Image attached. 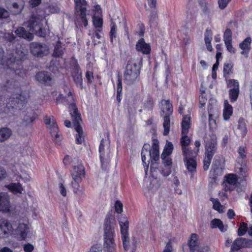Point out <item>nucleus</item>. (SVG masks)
<instances>
[{
	"label": "nucleus",
	"instance_id": "obj_1",
	"mask_svg": "<svg viewBox=\"0 0 252 252\" xmlns=\"http://www.w3.org/2000/svg\"><path fill=\"white\" fill-rule=\"evenodd\" d=\"M19 90V83L14 79L7 80L0 90V119L10 117L15 110H20L27 103L29 93L15 94Z\"/></svg>",
	"mask_w": 252,
	"mask_h": 252
},
{
	"label": "nucleus",
	"instance_id": "obj_2",
	"mask_svg": "<svg viewBox=\"0 0 252 252\" xmlns=\"http://www.w3.org/2000/svg\"><path fill=\"white\" fill-rule=\"evenodd\" d=\"M141 155L146 175H147L149 165L151 162V175L153 178H156L155 173L158 169L157 161L159 159L158 141L156 139H154L152 147L149 144H144L141 150Z\"/></svg>",
	"mask_w": 252,
	"mask_h": 252
},
{
	"label": "nucleus",
	"instance_id": "obj_3",
	"mask_svg": "<svg viewBox=\"0 0 252 252\" xmlns=\"http://www.w3.org/2000/svg\"><path fill=\"white\" fill-rule=\"evenodd\" d=\"M115 219L111 215H107L104 222V249L106 252H114L116 244L114 238Z\"/></svg>",
	"mask_w": 252,
	"mask_h": 252
},
{
	"label": "nucleus",
	"instance_id": "obj_4",
	"mask_svg": "<svg viewBox=\"0 0 252 252\" xmlns=\"http://www.w3.org/2000/svg\"><path fill=\"white\" fill-rule=\"evenodd\" d=\"M63 163L66 167L72 166L70 174L73 181H82L85 177V167L78 157L72 158L66 155L63 159Z\"/></svg>",
	"mask_w": 252,
	"mask_h": 252
},
{
	"label": "nucleus",
	"instance_id": "obj_5",
	"mask_svg": "<svg viewBox=\"0 0 252 252\" xmlns=\"http://www.w3.org/2000/svg\"><path fill=\"white\" fill-rule=\"evenodd\" d=\"M16 56H12L9 59L6 61V65L8 69L13 71L16 75H20L22 73H25V70L23 69V62L27 59V54L25 52L16 50Z\"/></svg>",
	"mask_w": 252,
	"mask_h": 252
},
{
	"label": "nucleus",
	"instance_id": "obj_6",
	"mask_svg": "<svg viewBox=\"0 0 252 252\" xmlns=\"http://www.w3.org/2000/svg\"><path fill=\"white\" fill-rule=\"evenodd\" d=\"M75 3L76 21L75 24L79 27H87L88 22L87 18V2L86 0H74Z\"/></svg>",
	"mask_w": 252,
	"mask_h": 252
},
{
	"label": "nucleus",
	"instance_id": "obj_7",
	"mask_svg": "<svg viewBox=\"0 0 252 252\" xmlns=\"http://www.w3.org/2000/svg\"><path fill=\"white\" fill-rule=\"evenodd\" d=\"M99 158L102 168H105L110 161L111 156L110 151V140L109 134H107V139L102 138L100 141L99 149Z\"/></svg>",
	"mask_w": 252,
	"mask_h": 252
},
{
	"label": "nucleus",
	"instance_id": "obj_8",
	"mask_svg": "<svg viewBox=\"0 0 252 252\" xmlns=\"http://www.w3.org/2000/svg\"><path fill=\"white\" fill-rule=\"evenodd\" d=\"M217 140L215 136H212L205 146V157L203 159V169L207 170L210 165L212 158L217 150Z\"/></svg>",
	"mask_w": 252,
	"mask_h": 252
},
{
	"label": "nucleus",
	"instance_id": "obj_9",
	"mask_svg": "<svg viewBox=\"0 0 252 252\" xmlns=\"http://www.w3.org/2000/svg\"><path fill=\"white\" fill-rule=\"evenodd\" d=\"M140 71L137 64L127 63L124 74V82L127 85L134 84L139 81Z\"/></svg>",
	"mask_w": 252,
	"mask_h": 252
},
{
	"label": "nucleus",
	"instance_id": "obj_10",
	"mask_svg": "<svg viewBox=\"0 0 252 252\" xmlns=\"http://www.w3.org/2000/svg\"><path fill=\"white\" fill-rule=\"evenodd\" d=\"M44 122L46 125L48 126L50 133L51 136L54 137L55 142L59 145L61 144L62 138L59 134V127L55 118L53 116L49 117L46 115L44 117Z\"/></svg>",
	"mask_w": 252,
	"mask_h": 252
},
{
	"label": "nucleus",
	"instance_id": "obj_11",
	"mask_svg": "<svg viewBox=\"0 0 252 252\" xmlns=\"http://www.w3.org/2000/svg\"><path fill=\"white\" fill-rule=\"evenodd\" d=\"M118 221L120 226L123 247L125 251H127L129 243V238L128 236L129 222L127 218L123 215L119 218Z\"/></svg>",
	"mask_w": 252,
	"mask_h": 252
},
{
	"label": "nucleus",
	"instance_id": "obj_12",
	"mask_svg": "<svg viewBox=\"0 0 252 252\" xmlns=\"http://www.w3.org/2000/svg\"><path fill=\"white\" fill-rule=\"evenodd\" d=\"M226 86L230 88L228 91L229 98L231 103L237 101L239 94L240 87L239 83L236 79H226Z\"/></svg>",
	"mask_w": 252,
	"mask_h": 252
},
{
	"label": "nucleus",
	"instance_id": "obj_13",
	"mask_svg": "<svg viewBox=\"0 0 252 252\" xmlns=\"http://www.w3.org/2000/svg\"><path fill=\"white\" fill-rule=\"evenodd\" d=\"M238 156L236 158V162L240 165L239 171L241 173H246L247 172V148L246 146H241L237 150Z\"/></svg>",
	"mask_w": 252,
	"mask_h": 252
},
{
	"label": "nucleus",
	"instance_id": "obj_14",
	"mask_svg": "<svg viewBox=\"0 0 252 252\" xmlns=\"http://www.w3.org/2000/svg\"><path fill=\"white\" fill-rule=\"evenodd\" d=\"M35 78L39 84L44 86L51 87L55 83L52 74L47 71L37 72Z\"/></svg>",
	"mask_w": 252,
	"mask_h": 252
},
{
	"label": "nucleus",
	"instance_id": "obj_15",
	"mask_svg": "<svg viewBox=\"0 0 252 252\" xmlns=\"http://www.w3.org/2000/svg\"><path fill=\"white\" fill-rule=\"evenodd\" d=\"M29 46L31 54L36 57L42 58L48 52V49L45 44L33 42Z\"/></svg>",
	"mask_w": 252,
	"mask_h": 252
},
{
	"label": "nucleus",
	"instance_id": "obj_16",
	"mask_svg": "<svg viewBox=\"0 0 252 252\" xmlns=\"http://www.w3.org/2000/svg\"><path fill=\"white\" fill-rule=\"evenodd\" d=\"M252 240L239 237L236 239L231 246V251L235 252L243 248H252Z\"/></svg>",
	"mask_w": 252,
	"mask_h": 252
},
{
	"label": "nucleus",
	"instance_id": "obj_17",
	"mask_svg": "<svg viewBox=\"0 0 252 252\" xmlns=\"http://www.w3.org/2000/svg\"><path fill=\"white\" fill-rule=\"evenodd\" d=\"M208 112L209 127L210 129L215 128L217 127L216 120L219 116V110L216 106L209 103L208 105Z\"/></svg>",
	"mask_w": 252,
	"mask_h": 252
},
{
	"label": "nucleus",
	"instance_id": "obj_18",
	"mask_svg": "<svg viewBox=\"0 0 252 252\" xmlns=\"http://www.w3.org/2000/svg\"><path fill=\"white\" fill-rule=\"evenodd\" d=\"M43 17L39 15H32L28 22V27L31 31H35L42 25Z\"/></svg>",
	"mask_w": 252,
	"mask_h": 252
},
{
	"label": "nucleus",
	"instance_id": "obj_19",
	"mask_svg": "<svg viewBox=\"0 0 252 252\" xmlns=\"http://www.w3.org/2000/svg\"><path fill=\"white\" fill-rule=\"evenodd\" d=\"M10 198L8 194L4 192H0V212L10 211Z\"/></svg>",
	"mask_w": 252,
	"mask_h": 252
},
{
	"label": "nucleus",
	"instance_id": "obj_20",
	"mask_svg": "<svg viewBox=\"0 0 252 252\" xmlns=\"http://www.w3.org/2000/svg\"><path fill=\"white\" fill-rule=\"evenodd\" d=\"M221 161L220 159H218L215 158L212 169L210 171L209 176L215 181L217 179L219 176V172L221 171L222 168L221 167Z\"/></svg>",
	"mask_w": 252,
	"mask_h": 252
},
{
	"label": "nucleus",
	"instance_id": "obj_21",
	"mask_svg": "<svg viewBox=\"0 0 252 252\" xmlns=\"http://www.w3.org/2000/svg\"><path fill=\"white\" fill-rule=\"evenodd\" d=\"M223 180V187L224 188V190L225 191H228L231 190V189L229 187H228L226 185V184L234 186L237 183L238 178L236 174L234 173H229L224 176Z\"/></svg>",
	"mask_w": 252,
	"mask_h": 252
},
{
	"label": "nucleus",
	"instance_id": "obj_22",
	"mask_svg": "<svg viewBox=\"0 0 252 252\" xmlns=\"http://www.w3.org/2000/svg\"><path fill=\"white\" fill-rule=\"evenodd\" d=\"M136 50L143 54L149 55L151 52V47L149 44L145 42L143 38L138 40L136 44Z\"/></svg>",
	"mask_w": 252,
	"mask_h": 252
},
{
	"label": "nucleus",
	"instance_id": "obj_23",
	"mask_svg": "<svg viewBox=\"0 0 252 252\" xmlns=\"http://www.w3.org/2000/svg\"><path fill=\"white\" fill-rule=\"evenodd\" d=\"M252 42L251 37L249 36L239 44V48L242 50L241 54L244 55L246 58L248 57L251 51Z\"/></svg>",
	"mask_w": 252,
	"mask_h": 252
},
{
	"label": "nucleus",
	"instance_id": "obj_24",
	"mask_svg": "<svg viewBox=\"0 0 252 252\" xmlns=\"http://www.w3.org/2000/svg\"><path fill=\"white\" fill-rule=\"evenodd\" d=\"M24 113L23 121L26 125L32 124L35 120L38 118V115L31 108H27Z\"/></svg>",
	"mask_w": 252,
	"mask_h": 252
},
{
	"label": "nucleus",
	"instance_id": "obj_25",
	"mask_svg": "<svg viewBox=\"0 0 252 252\" xmlns=\"http://www.w3.org/2000/svg\"><path fill=\"white\" fill-rule=\"evenodd\" d=\"M161 115H172L173 111V105L169 100L162 99L160 101Z\"/></svg>",
	"mask_w": 252,
	"mask_h": 252
},
{
	"label": "nucleus",
	"instance_id": "obj_26",
	"mask_svg": "<svg viewBox=\"0 0 252 252\" xmlns=\"http://www.w3.org/2000/svg\"><path fill=\"white\" fill-rule=\"evenodd\" d=\"M15 33L17 36L29 41L32 40L34 38V35L32 33L26 31L24 28L22 27L18 28L15 30Z\"/></svg>",
	"mask_w": 252,
	"mask_h": 252
},
{
	"label": "nucleus",
	"instance_id": "obj_27",
	"mask_svg": "<svg viewBox=\"0 0 252 252\" xmlns=\"http://www.w3.org/2000/svg\"><path fill=\"white\" fill-rule=\"evenodd\" d=\"M29 227L28 224L24 223H20L16 229V232L17 234L19 235V239L20 240H25L27 237L29 232Z\"/></svg>",
	"mask_w": 252,
	"mask_h": 252
},
{
	"label": "nucleus",
	"instance_id": "obj_28",
	"mask_svg": "<svg viewBox=\"0 0 252 252\" xmlns=\"http://www.w3.org/2000/svg\"><path fill=\"white\" fill-rule=\"evenodd\" d=\"M12 229V226L7 220H0V236L8 234Z\"/></svg>",
	"mask_w": 252,
	"mask_h": 252
},
{
	"label": "nucleus",
	"instance_id": "obj_29",
	"mask_svg": "<svg viewBox=\"0 0 252 252\" xmlns=\"http://www.w3.org/2000/svg\"><path fill=\"white\" fill-rule=\"evenodd\" d=\"M181 132L189 133L191 126V117L190 115H184L183 116L181 123Z\"/></svg>",
	"mask_w": 252,
	"mask_h": 252
},
{
	"label": "nucleus",
	"instance_id": "obj_30",
	"mask_svg": "<svg viewBox=\"0 0 252 252\" xmlns=\"http://www.w3.org/2000/svg\"><path fill=\"white\" fill-rule=\"evenodd\" d=\"M185 165L189 172L192 175L196 172V158H189L183 159Z\"/></svg>",
	"mask_w": 252,
	"mask_h": 252
},
{
	"label": "nucleus",
	"instance_id": "obj_31",
	"mask_svg": "<svg viewBox=\"0 0 252 252\" xmlns=\"http://www.w3.org/2000/svg\"><path fill=\"white\" fill-rule=\"evenodd\" d=\"M5 187L14 194L17 193L21 194L24 190V189L22 184L18 182L11 183L8 185H5Z\"/></svg>",
	"mask_w": 252,
	"mask_h": 252
},
{
	"label": "nucleus",
	"instance_id": "obj_32",
	"mask_svg": "<svg viewBox=\"0 0 252 252\" xmlns=\"http://www.w3.org/2000/svg\"><path fill=\"white\" fill-rule=\"evenodd\" d=\"M207 101V96L205 94V90L202 87L200 89V94L199 96V108L203 109L202 114L203 115L205 114V110L204 108Z\"/></svg>",
	"mask_w": 252,
	"mask_h": 252
},
{
	"label": "nucleus",
	"instance_id": "obj_33",
	"mask_svg": "<svg viewBox=\"0 0 252 252\" xmlns=\"http://www.w3.org/2000/svg\"><path fill=\"white\" fill-rule=\"evenodd\" d=\"M82 181H73L71 182V186L73 188V193L79 198L85 196V193L83 189H80V183Z\"/></svg>",
	"mask_w": 252,
	"mask_h": 252
},
{
	"label": "nucleus",
	"instance_id": "obj_34",
	"mask_svg": "<svg viewBox=\"0 0 252 252\" xmlns=\"http://www.w3.org/2000/svg\"><path fill=\"white\" fill-rule=\"evenodd\" d=\"M117 26L114 21H111L110 23V31L109 33L110 42L111 45H114V40H116L117 38Z\"/></svg>",
	"mask_w": 252,
	"mask_h": 252
},
{
	"label": "nucleus",
	"instance_id": "obj_35",
	"mask_svg": "<svg viewBox=\"0 0 252 252\" xmlns=\"http://www.w3.org/2000/svg\"><path fill=\"white\" fill-rule=\"evenodd\" d=\"M71 116L74 129L77 126H81L80 125V122L82 121L81 115L76 107L73 109V112L71 113Z\"/></svg>",
	"mask_w": 252,
	"mask_h": 252
},
{
	"label": "nucleus",
	"instance_id": "obj_36",
	"mask_svg": "<svg viewBox=\"0 0 252 252\" xmlns=\"http://www.w3.org/2000/svg\"><path fill=\"white\" fill-rule=\"evenodd\" d=\"M182 150L184 159L189 158H196L198 155V151H196L195 150H192L191 148L189 147H186L185 150L182 149Z\"/></svg>",
	"mask_w": 252,
	"mask_h": 252
},
{
	"label": "nucleus",
	"instance_id": "obj_37",
	"mask_svg": "<svg viewBox=\"0 0 252 252\" xmlns=\"http://www.w3.org/2000/svg\"><path fill=\"white\" fill-rule=\"evenodd\" d=\"M224 109L223 110V117L224 120L227 121L230 119V116L233 114V108L232 106L229 104L227 100L224 102Z\"/></svg>",
	"mask_w": 252,
	"mask_h": 252
},
{
	"label": "nucleus",
	"instance_id": "obj_38",
	"mask_svg": "<svg viewBox=\"0 0 252 252\" xmlns=\"http://www.w3.org/2000/svg\"><path fill=\"white\" fill-rule=\"evenodd\" d=\"M123 86H122V77L118 75V80L117 83V101L119 103L121 102L123 97Z\"/></svg>",
	"mask_w": 252,
	"mask_h": 252
},
{
	"label": "nucleus",
	"instance_id": "obj_39",
	"mask_svg": "<svg viewBox=\"0 0 252 252\" xmlns=\"http://www.w3.org/2000/svg\"><path fill=\"white\" fill-rule=\"evenodd\" d=\"M189 133L181 132L180 144L182 149H186V147H189L191 143V138L188 136Z\"/></svg>",
	"mask_w": 252,
	"mask_h": 252
},
{
	"label": "nucleus",
	"instance_id": "obj_40",
	"mask_svg": "<svg viewBox=\"0 0 252 252\" xmlns=\"http://www.w3.org/2000/svg\"><path fill=\"white\" fill-rule=\"evenodd\" d=\"M75 130L77 132L75 135V143L77 144H82L84 142V136L82 126H77Z\"/></svg>",
	"mask_w": 252,
	"mask_h": 252
},
{
	"label": "nucleus",
	"instance_id": "obj_41",
	"mask_svg": "<svg viewBox=\"0 0 252 252\" xmlns=\"http://www.w3.org/2000/svg\"><path fill=\"white\" fill-rule=\"evenodd\" d=\"M12 134L11 130L8 127H2L0 129V142H3L8 139Z\"/></svg>",
	"mask_w": 252,
	"mask_h": 252
},
{
	"label": "nucleus",
	"instance_id": "obj_42",
	"mask_svg": "<svg viewBox=\"0 0 252 252\" xmlns=\"http://www.w3.org/2000/svg\"><path fill=\"white\" fill-rule=\"evenodd\" d=\"M210 226L212 228H218L220 231L224 232L226 229L224 228L222 221L219 219H214L211 221Z\"/></svg>",
	"mask_w": 252,
	"mask_h": 252
},
{
	"label": "nucleus",
	"instance_id": "obj_43",
	"mask_svg": "<svg viewBox=\"0 0 252 252\" xmlns=\"http://www.w3.org/2000/svg\"><path fill=\"white\" fill-rule=\"evenodd\" d=\"M171 115H164L163 126L164 128L163 135H167L170 131V116Z\"/></svg>",
	"mask_w": 252,
	"mask_h": 252
},
{
	"label": "nucleus",
	"instance_id": "obj_44",
	"mask_svg": "<svg viewBox=\"0 0 252 252\" xmlns=\"http://www.w3.org/2000/svg\"><path fill=\"white\" fill-rule=\"evenodd\" d=\"M233 64L231 63H225L223 65V73L225 78V82L226 79H229V75L232 73Z\"/></svg>",
	"mask_w": 252,
	"mask_h": 252
},
{
	"label": "nucleus",
	"instance_id": "obj_45",
	"mask_svg": "<svg viewBox=\"0 0 252 252\" xmlns=\"http://www.w3.org/2000/svg\"><path fill=\"white\" fill-rule=\"evenodd\" d=\"M63 54L62 50V43L60 41H58L56 45L55 46L53 56L56 58L62 57Z\"/></svg>",
	"mask_w": 252,
	"mask_h": 252
},
{
	"label": "nucleus",
	"instance_id": "obj_46",
	"mask_svg": "<svg viewBox=\"0 0 252 252\" xmlns=\"http://www.w3.org/2000/svg\"><path fill=\"white\" fill-rule=\"evenodd\" d=\"M173 150V144L171 142H168L164 148L161 157H164V156H169L172 154Z\"/></svg>",
	"mask_w": 252,
	"mask_h": 252
},
{
	"label": "nucleus",
	"instance_id": "obj_47",
	"mask_svg": "<svg viewBox=\"0 0 252 252\" xmlns=\"http://www.w3.org/2000/svg\"><path fill=\"white\" fill-rule=\"evenodd\" d=\"M238 128L240 130L241 135L244 137L247 133V128L243 119H240L238 121Z\"/></svg>",
	"mask_w": 252,
	"mask_h": 252
},
{
	"label": "nucleus",
	"instance_id": "obj_48",
	"mask_svg": "<svg viewBox=\"0 0 252 252\" xmlns=\"http://www.w3.org/2000/svg\"><path fill=\"white\" fill-rule=\"evenodd\" d=\"M248 227L247 223L245 222H241L240 224L237 231V234L239 236L244 235L248 231Z\"/></svg>",
	"mask_w": 252,
	"mask_h": 252
},
{
	"label": "nucleus",
	"instance_id": "obj_49",
	"mask_svg": "<svg viewBox=\"0 0 252 252\" xmlns=\"http://www.w3.org/2000/svg\"><path fill=\"white\" fill-rule=\"evenodd\" d=\"M210 201H211L213 203V208L214 210L218 211L220 213L223 212V206L221 205L218 198H211Z\"/></svg>",
	"mask_w": 252,
	"mask_h": 252
},
{
	"label": "nucleus",
	"instance_id": "obj_50",
	"mask_svg": "<svg viewBox=\"0 0 252 252\" xmlns=\"http://www.w3.org/2000/svg\"><path fill=\"white\" fill-rule=\"evenodd\" d=\"M154 106V103L153 98L151 96L148 97L144 103V109L148 110H152Z\"/></svg>",
	"mask_w": 252,
	"mask_h": 252
},
{
	"label": "nucleus",
	"instance_id": "obj_51",
	"mask_svg": "<svg viewBox=\"0 0 252 252\" xmlns=\"http://www.w3.org/2000/svg\"><path fill=\"white\" fill-rule=\"evenodd\" d=\"M93 23L96 29L102 30L103 20L101 18L94 17Z\"/></svg>",
	"mask_w": 252,
	"mask_h": 252
},
{
	"label": "nucleus",
	"instance_id": "obj_52",
	"mask_svg": "<svg viewBox=\"0 0 252 252\" xmlns=\"http://www.w3.org/2000/svg\"><path fill=\"white\" fill-rule=\"evenodd\" d=\"M232 32L231 30L229 28H226L223 33L224 42L232 41Z\"/></svg>",
	"mask_w": 252,
	"mask_h": 252
},
{
	"label": "nucleus",
	"instance_id": "obj_53",
	"mask_svg": "<svg viewBox=\"0 0 252 252\" xmlns=\"http://www.w3.org/2000/svg\"><path fill=\"white\" fill-rule=\"evenodd\" d=\"M161 158L162 160V162L165 167H171L172 164V160L169 157V156H164V157H161Z\"/></svg>",
	"mask_w": 252,
	"mask_h": 252
},
{
	"label": "nucleus",
	"instance_id": "obj_54",
	"mask_svg": "<svg viewBox=\"0 0 252 252\" xmlns=\"http://www.w3.org/2000/svg\"><path fill=\"white\" fill-rule=\"evenodd\" d=\"M73 81L75 83L79 86L81 89L83 88V80L81 74H76L73 77Z\"/></svg>",
	"mask_w": 252,
	"mask_h": 252
},
{
	"label": "nucleus",
	"instance_id": "obj_55",
	"mask_svg": "<svg viewBox=\"0 0 252 252\" xmlns=\"http://www.w3.org/2000/svg\"><path fill=\"white\" fill-rule=\"evenodd\" d=\"M87 252H102V248L100 244H94Z\"/></svg>",
	"mask_w": 252,
	"mask_h": 252
},
{
	"label": "nucleus",
	"instance_id": "obj_56",
	"mask_svg": "<svg viewBox=\"0 0 252 252\" xmlns=\"http://www.w3.org/2000/svg\"><path fill=\"white\" fill-rule=\"evenodd\" d=\"M34 32L39 37H44L46 35V30L43 28V25Z\"/></svg>",
	"mask_w": 252,
	"mask_h": 252
},
{
	"label": "nucleus",
	"instance_id": "obj_57",
	"mask_svg": "<svg viewBox=\"0 0 252 252\" xmlns=\"http://www.w3.org/2000/svg\"><path fill=\"white\" fill-rule=\"evenodd\" d=\"M115 210L118 214H121L123 211V205L122 203L119 201L117 200L115 203Z\"/></svg>",
	"mask_w": 252,
	"mask_h": 252
},
{
	"label": "nucleus",
	"instance_id": "obj_58",
	"mask_svg": "<svg viewBox=\"0 0 252 252\" xmlns=\"http://www.w3.org/2000/svg\"><path fill=\"white\" fill-rule=\"evenodd\" d=\"M4 38L8 44H11L15 40L16 37L12 33H7L5 34Z\"/></svg>",
	"mask_w": 252,
	"mask_h": 252
},
{
	"label": "nucleus",
	"instance_id": "obj_59",
	"mask_svg": "<svg viewBox=\"0 0 252 252\" xmlns=\"http://www.w3.org/2000/svg\"><path fill=\"white\" fill-rule=\"evenodd\" d=\"M9 16V12L4 8L0 7V19H5Z\"/></svg>",
	"mask_w": 252,
	"mask_h": 252
},
{
	"label": "nucleus",
	"instance_id": "obj_60",
	"mask_svg": "<svg viewBox=\"0 0 252 252\" xmlns=\"http://www.w3.org/2000/svg\"><path fill=\"white\" fill-rule=\"evenodd\" d=\"M224 44L228 52L232 54H234L235 53L236 50L232 46V41L225 42Z\"/></svg>",
	"mask_w": 252,
	"mask_h": 252
},
{
	"label": "nucleus",
	"instance_id": "obj_61",
	"mask_svg": "<svg viewBox=\"0 0 252 252\" xmlns=\"http://www.w3.org/2000/svg\"><path fill=\"white\" fill-rule=\"evenodd\" d=\"M158 18L157 14L155 11H152L149 16V22L151 25L156 23V20Z\"/></svg>",
	"mask_w": 252,
	"mask_h": 252
},
{
	"label": "nucleus",
	"instance_id": "obj_62",
	"mask_svg": "<svg viewBox=\"0 0 252 252\" xmlns=\"http://www.w3.org/2000/svg\"><path fill=\"white\" fill-rule=\"evenodd\" d=\"M86 77L87 80V83L91 84L93 83L94 77L92 71H87L86 72Z\"/></svg>",
	"mask_w": 252,
	"mask_h": 252
},
{
	"label": "nucleus",
	"instance_id": "obj_63",
	"mask_svg": "<svg viewBox=\"0 0 252 252\" xmlns=\"http://www.w3.org/2000/svg\"><path fill=\"white\" fill-rule=\"evenodd\" d=\"M231 0H219L218 4L221 9H224Z\"/></svg>",
	"mask_w": 252,
	"mask_h": 252
},
{
	"label": "nucleus",
	"instance_id": "obj_64",
	"mask_svg": "<svg viewBox=\"0 0 252 252\" xmlns=\"http://www.w3.org/2000/svg\"><path fill=\"white\" fill-rule=\"evenodd\" d=\"M23 250L25 252H32L34 250V247L31 244H26L24 245Z\"/></svg>",
	"mask_w": 252,
	"mask_h": 252
}]
</instances>
